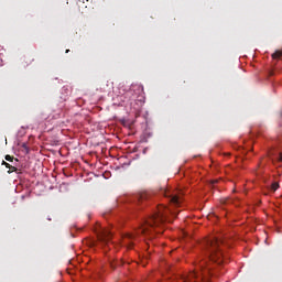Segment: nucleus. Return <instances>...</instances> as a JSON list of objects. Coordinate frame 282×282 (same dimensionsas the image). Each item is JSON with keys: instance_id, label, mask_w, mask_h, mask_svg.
<instances>
[{"instance_id": "f257e3e1", "label": "nucleus", "mask_w": 282, "mask_h": 282, "mask_svg": "<svg viewBox=\"0 0 282 282\" xmlns=\"http://www.w3.org/2000/svg\"><path fill=\"white\" fill-rule=\"evenodd\" d=\"M169 215L175 216V212H173L171 207L159 205L156 207V212L140 227V229L137 231V235L151 237L153 230H155L158 226H162V224L166 221V217H169Z\"/></svg>"}, {"instance_id": "f03ea898", "label": "nucleus", "mask_w": 282, "mask_h": 282, "mask_svg": "<svg viewBox=\"0 0 282 282\" xmlns=\"http://www.w3.org/2000/svg\"><path fill=\"white\" fill-rule=\"evenodd\" d=\"M208 276H210V267H208V261L203 260L196 263L194 271L177 278L172 282H202V280L208 279Z\"/></svg>"}, {"instance_id": "7ed1b4c3", "label": "nucleus", "mask_w": 282, "mask_h": 282, "mask_svg": "<svg viewBox=\"0 0 282 282\" xmlns=\"http://www.w3.org/2000/svg\"><path fill=\"white\" fill-rule=\"evenodd\" d=\"M207 252L209 256V260L218 265H221L226 259L224 258V252L221 251V240L218 238H209L207 241Z\"/></svg>"}, {"instance_id": "20e7f679", "label": "nucleus", "mask_w": 282, "mask_h": 282, "mask_svg": "<svg viewBox=\"0 0 282 282\" xmlns=\"http://www.w3.org/2000/svg\"><path fill=\"white\" fill-rule=\"evenodd\" d=\"M97 239L101 248H113V242H111V231L109 229H100L97 231Z\"/></svg>"}, {"instance_id": "39448f33", "label": "nucleus", "mask_w": 282, "mask_h": 282, "mask_svg": "<svg viewBox=\"0 0 282 282\" xmlns=\"http://www.w3.org/2000/svg\"><path fill=\"white\" fill-rule=\"evenodd\" d=\"M165 197H170L171 206H174L175 208H178V206H182V196L177 194L169 195V192H165Z\"/></svg>"}, {"instance_id": "423d86ee", "label": "nucleus", "mask_w": 282, "mask_h": 282, "mask_svg": "<svg viewBox=\"0 0 282 282\" xmlns=\"http://www.w3.org/2000/svg\"><path fill=\"white\" fill-rule=\"evenodd\" d=\"M127 239H135V234H126L123 243H127Z\"/></svg>"}, {"instance_id": "0eeeda50", "label": "nucleus", "mask_w": 282, "mask_h": 282, "mask_svg": "<svg viewBox=\"0 0 282 282\" xmlns=\"http://www.w3.org/2000/svg\"><path fill=\"white\" fill-rule=\"evenodd\" d=\"M282 57V51H276L275 53L272 54L273 59H278Z\"/></svg>"}, {"instance_id": "6e6552de", "label": "nucleus", "mask_w": 282, "mask_h": 282, "mask_svg": "<svg viewBox=\"0 0 282 282\" xmlns=\"http://www.w3.org/2000/svg\"><path fill=\"white\" fill-rule=\"evenodd\" d=\"M2 164H3L7 169H10V170H11V173H14V171H17V167L10 166L9 163H7L6 161H3Z\"/></svg>"}, {"instance_id": "1a4fd4ad", "label": "nucleus", "mask_w": 282, "mask_h": 282, "mask_svg": "<svg viewBox=\"0 0 282 282\" xmlns=\"http://www.w3.org/2000/svg\"><path fill=\"white\" fill-rule=\"evenodd\" d=\"M279 189V183H272L271 191H278Z\"/></svg>"}, {"instance_id": "9d476101", "label": "nucleus", "mask_w": 282, "mask_h": 282, "mask_svg": "<svg viewBox=\"0 0 282 282\" xmlns=\"http://www.w3.org/2000/svg\"><path fill=\"white\" fill-rule=\"evenodd\" d=\"M6 160H7L8 162H12V156L7 155V156H6Z\"/></svg>"}, {"instance_id": "9b49d317", "label": "nucleus", "mask_w": 282, "mask_h": 282, "mask_svg": "<svg viewBox=\"0 0 282 282\" xmlns=\"http://www.w3.org/2000/svg\"><path fill=\"white\" fill-rule=\"evenodd\" d=\"M279 162H282V154L279 155Z\"/></svg>"}, {"instance_id": "f8f14e48", "label": "nucleus", "mask_w": 282, "mask_h": 282, "mask_svg": "<svg viewBox=\"0 0 282 282\" xmlns=\"http://www.w3.org/2000/svg\"><path fill=\"white\" fill-rule=\"evenodd\" d=\"M212 184H217V181H213Z\"/></svg>"}]
</instances>
